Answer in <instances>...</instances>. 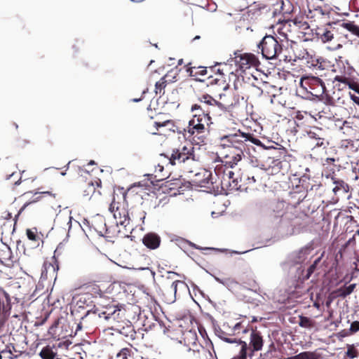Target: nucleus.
Masks as SVG:
<instances>
[{
  "mask_svg": "<svg viewBox=\"0 0 359 359\" xmlns=\"http://www.w3.org/2000/svg\"><path fill=\"white\" fill-rule=\"evenodd\" d=\"M201 104H196L191 107V111H196L197 113L189 121L188 126L184 129V131L189 133L191 135H194V139L197 137L201 142H203V134L206 130L205 125L208 126L212 123L211 117L209 116L210 111L205 110V107L210 106L212 109L218 107V101L209 95H205L201 97Z\"/></svg>",
  "mask_w": 359,
  "mask_h": 359,
  "instance_id": "obj_1",
  "label": "nucleus"
},
{
  "mask_svg": "<svg viewBox=\"0 0 359 359\" xmlns=\"http://www.w3.org/2000/svg\"><path fill=\"white\" fill-rule=\"evenodd\" d=\"M222 145L229 147H232L238 151L234 156H233L231 163L232 168L233 165H237L243 158L245 157V153L249 149L251 144L262 146L259 140L255 138L250 133H245L238 130L233 134H229L221 137Z\"/></svg>",
  "mask_w": 359,
  "mask_h": 359,
  "instance_id": "obj_2",
  "label": "nucleus"
},
{
  "mask_svg": "<svg viewBox=\"0 0 359 359\" xmlns=\"http://www.w3.org/2000/svg\"><path fill=\"white\" fill-rule=\"evenodd\" d=\"M271 227L276 229L282 236H288L294 233L291 217L285 210V204L278 203L269 216Z\"/></svg>",
  "mask_w": 359,
  "mask_h": 359,
  "instance_id": "obj_3",
  "label": "nucleus"
},
{
  "mask_svg": "<svg viewBox=\"0 0 359 359\" xmlns=\"http://www.w3.org/2000/svg\"><path fill=\"white\" fill-rule=\"evenodd\" d=\"M257 48L266 60L278 58L283 52L282 45L271 35L265 36L257 44Z\"/></svg>",
  "mask_w": 359,
  "mask_h": 359,
  "instance_id": "obj_4",
  "label": "nucleus"
},
{
  "mask_svg": "<svg viewBox=\"0 0 359 359\" xmlns=\"http://www.w3.org/2000/svg\"><path fill=\"white\" fill-rule=\"evenodd\" d=\"M311 250L309 248H302L292 254L290 273L294 278H301L304 271L305 265L309 262Z\"/></svg>",
  "mask_w": 359,
  "mask_h": 359,
  "instance_id": "obj_5",
  "label": "nucleus"
},
{
  "mask_svg": "<svg viewBox=\"0 0 359 359\" xmlns=\"http://www.w3.org/2000/svg\"><path fill=\"white\" fill-rule=\"evenodd\" d=\"M170 161L172 165L186 162L196 163L199 161V156L195 153L192 144H189L181 149L174 150Z\"/></svg>",
  "mask_w": 359,
  "mask_h": 359,
  "instance_id": "obj_6",
  "label": "nucleus"
},
{
  "mask_svg": "<svg viewBox=\"0 0 359 359\" xmlns=\"http://www.w3.org/2000/svg\"><path fill=\"white\" fill-rule=\"evenodd\" d=\"M300 85L312 95L322 97L326 90L325 83L318 77L307 76L301 79Z\"/></svg>",
  "mask_w": 359,
  "mask_h": 359,
  "instance_id": "obj_7",
  "label": "nucleus"
},
{
  "mask_svg": "<svg viewBox=\"0 0 359 359\" xmlns=\"http://www.w3.org/2000/svg\"><path fill=\"white\" fill-rule=\"evenodd\" d=\"M109 210L113 214L117 226H123L126 229L128 227V231L133 229V226H130V218L128 212L124 208H121L119 203L116 202L115 198L110 204Z\"/></svg>",
  "mask_w": 359,
  "mask_h": 359,
  "instance_id": "obj_8",
  "label": "nucleus"
},
{
  "mask_svg": "<svg viewBox=\"0 0 359 359\" xmlns=\"http://www.w3.org/2000/svg\"><path fill=\"white\" fill-rule=\"evenodd\" d=\"M18 303V299L11 297L2 287H0V313L10 316L12 306Z\"/></svg>",
  "mask_w": 359,
  "mask_h": 359,
  "instance_id": "obj_9",
  "label": "nucleus"
},
{
  "mask_svg": "<svg viewBox=\"0 0 359 359\" xmlns=\"http://www.w3.org/2000/svg\"><path fill=\"white\" fill-rule=\"evenodd\" d=\"M235 62L242 71H245L251 67H256L259 61L257 57L251 53L241 54L235 53Z\"/></svg>",
  "mask_w": 359,
  "mask_h": 359,
  "instance_id": "obj_10",
  "label": "nucleus"
},
{
  "mask_svg": "<svg viewBox=\"0 0 359 359\" xmlns=\"http://www.w3.org/2000/svg\"><path fill=\"white\" fill-rule=\"evenodd\" d=\"M221 101H218V108L224 111H230L238 102V99L231 95H220Z\"/></svg>",
  "mask_w": 359,
  "mask_h": 359,
  "instance_id": "obj_11",
  "label": "nucleus"
},
{
  "mask_svg": "<svg viewBox=\"0 0 359 359\" xmlns=\"http://www.w3.org/2000/svg\"><path fill=\"white\" fill-rule=\"evenodd\" d=\"M62 220L67 222V226L68 227V233L72 227H81V224L76 220H74L71 216V211L65 208L64 211L60 215H57L55 221L60 222Z\"/></svg>",
  "mask_w": 359,
  "mask_h": 359,
  "instance_id": "obj_12",
  "label": "nucleus"
},
{
  "mask_svg": "<svg viewBox=\"0 0 359 359\" xmlns=\"http://www.w3.org/2000/svg\"><path fill=\"white\" fill-rule=\"evenodd\" d=\"M142 243L147 248L151 250H155L160 245L161 238L156 233H147L142 238Z\"/></svg>",
  "mask_w": 359,
  "mask_h": 359,
  "instance_id": "obj_13",
  "label": "nucleus"
},
{
  "mask_svg": "<svg viewBox=\"0 0 359 359\" xmlns=\"http://www.w3.org/2000/svg\"><path fill=\"white\" fill-rule=\"evenodd\" d=\"M250 345L253 347V351H257L262 349L263 340L259 332L252 331L250 334Z\"/></svg>",
  "mask_w": 359,
  "mask_h": 359,
  "instance_id": "obj_14",
  "label": "nucleus"
},
{
  "mask_svg": "<svg viewBox=\"0 0 359 359\" xmlns=\"http://www.w3.org/2000/svg\"><path fill=\"white\" fill-rule=\"evenodd\" d=\"M202 175L203 177H204L201 180L196 181V182L198 184V185L201 187H208L209 184H213L212 177V173H211L210 171L207 170H202L201 172L197 173L196 175V176H198V175Z\"/></svg>",
  "mask_w": 359,
  "mask_h": 359,
  "instance_id": "obj_15",
  "label": "nucleus"
},
{
  "mask_svg": "<svg viewBox=\"0 0 359 359\" xmlns=\"http://www.w3.org/2000/svg\"><path fill=\"white\" fill-rule=\"evenodd\" d=\"M136 350L133 347L123 348L120 350L114 359H133Z\"/></svg>",
  "mask_w": 359,
  "mask_h": 359,
  "instance_id": "obj_16",
  "label": "nucleus"
},
{
  "mask_svg": "<svg viewBox=\"0 0 359 359\" xmlns=\"http://www.w3.org/2000/svg\"><path fill=\"white\" fill-rule=\"evenodd\" d=\"M187 72L189 73L190 76L195 77L196 80L203 81L199 76H203L207 74V69L203 67H190L188 68Z\"/></svg>",
  "mask_w": 359,
  "mask_h": 359,
  "instance_id": "obj_17",
  "label": "nucleus"
},
{
  "mask_svg": "<svg viewBox=\"0 0 359 359\" xmlns=\"http://www.w3.org/2000/svg\"><path fill=\"white\" fill-rule=\"evenodd\" d=\"M307 135L311 140L316 141L318 139L322 140L325 136V133L322 128L314 127L308 131Z\"/></svg>",
  "mask_w": 359,
  "mask_h": 359,
  "instance_id": "obj_18",
  "label": "nucleus"
},
{
  "mask_svg": "<svg viewBox=\"0 0 359 359\" xmlns=\"http://www.w3.org/2000/svg\"><path fill=\"white\" fill-rule=\"evenodd\" d=\"M121 308V306L118 305H113L108 307H106L104 311L100 312L98 313V316L100 318H104L106 321L108 320V317H111L116 311L118 310V309Z\"/></svg>",
  "mask_w": 359,
  "mask_h": 359,
  "instance_id": "obj_19",
  "label": "nucleus"
},
{
  "mask_svg": "<svg viewBox=\"0 0 359 359\" xmlns=\"http://www.w3.org/2000/svg\"><path fill=\"white\" fill-rule=\"evenodd\" d=\"M334 187L333 188V192L337 194H344L348 192L349 187L344 181H334Z\"/></svg>",
  "mask_w": 359,
  "mask_h": 359,
  "instance_id": "obj_20",
  "label": "nucleus"
},
{
  "mask_svg": "<svg viewBox=\"0 0 359 359\" xmlns=\"http://www.w3.org/2000/svg\"><path fill=\"white\" fill-rule=\"evenodd\" d=\"M320 258L316 259L314 262L307 269V270L302 273V275L301 276V278H294L295 279L299 280L301 281H304L306 280H308L311 275L314 272L316 265L319 262Z\"/></svg>",
  "mask_w": 359,
  "mask_h": 359,
  "instance_id": "obj_21",
  "label": "nucleus"
},
{
  "mask_svg": "<svg viewBox=\"0 0 359 359\" xmlns=\"http://www.w3.org/2000/svg\"><path fill=\"white\" fill-rule=\"evenodd\" d=\"M17 351L15 348V346L10 344L8 345H6V348L1 351L2 355H4V358H8V359H13L16 358L18 355L15 354Z\"/></svg>",
  "mask_w": 359,
  "mask_h": 359,
  "instance_id": "obj_22",
  "label": "nucleus"
},
{
  "mask_svg": "<svg viewBox=\"0 0 359 359\" xmlns=\"http://www.w3.org/2000/svg\"><path fill=\"white\" fill-rule=\"evenodd\" d=\"M355 286H356V284L353 283V284L349 285L348 286H344V287H340L336 292L337 295L338 297L344 298L353 292V291L355 288Z\"/></svg>",
  "mask_w": 359,
  "mask_h": 359,
  "instance_id": "obj_23",
  "label": "nucleus"
},
{
  "mask_svg": "<svg viewBox=\"0 0 359 359\" xmlns=\"http://www.w3.org/2000/svg\"><path fill=\"white\" fill-rule=\"evenodd\" d=\"M12 252L11 248L5 245L2 249L0 250V262L1 263H5L7 261L11 260Z\"/></svg>",
  "mask_w": 359,
  "mask_h": 359,
  "instance_id": "obj_24",
  "label": "nucleus"
},
{
  "mask_svg": "<svg viewBox=\"0 0 359 359\" xmlns=\"http://www.w3.org/2000/svg\"><path fill=\"white\" fill-rule=\"evenodd\" d=\"M248 163L254 168H259L261 170H267V169H268L265 166V165L263 163H262L261 161L258 158H257L255 156H252L249 154L248 156Z\"/></svg>",
  "mask_w": 359,
  "mask_h": 359,
  "instance_id": "obj_25",
  "label": "nucleus"
},
{
  "mask_svg": "<svg viewBox=\"0 0 359 359\" xmlns=\"http://www.w3.org/2000/svg\"><path fill=\"white\" fill-rule=\"evenodd\" d=\"M240 350L238 355L233 357L232 359H246L247 358V351L248 349V344L246 342L240 341H239Z\"/></svg>",
  "mask_w": 359,
  "mask_h": 359,
  "instance_id": "obj_26",
  "label": "nucleus"
},
{
  "mask_svg": "<svg viewBox=\"0 0 359 359\" xmlns=\"http://www.w3.org/2000/svg\"><path fill=\"white\" fill-rule=\"evenodd\" d=\"M123 317V312L119 308L118 311L111 317H108V322L109 324L114 325L116 323H119Z\"/></svg>",
  "mask_w": 359,
  "mask_h": 359,
  "instance_id": "obj_27",
  "label": "nucleus"
},
{
  "mask_svg": "<svg viewBox=\"0 0 359 359\" xmlns=\"http://www.w3.org/2000/svg\"><path fill=\"white\" fill-rule=\"evenodd\" d=\"M56 353L49 346L44 347L40 352L42 359H54Z\"/></svg>",
  "mask_w": 359,
  "mask_h": 359,
  "instance_id": "obj_28",
  "label": "nucleus"
},
{
  "mask_svg": "<svg viewBox=\"0 0 359 359\" xmlns=\"http://www.w3.org/2000/svg\"><path fill=\"white\" fill-rule=\"evenodd\" d=\"M314 321L308 317L300 316L299 325L304 328L311 329L314 327Z\"/></svg>",
  "mask_w": 359,
  "mask_h": 359,
  "instance_id": "obj_29",
  "label": "nucleus"
},
{
  "mask_svg": "<svg viewBox=\"0 0 359 359\" xmlns=\"http://www.w3.org/2000/svg\"><path fill=\"white\" fill-rule=\"evenodd\" d=\"M341 27L348 30L353 34L359 36V26L355 25L353 22H343L341 25Z\"/></svg>",
  "mask_w": 359,
  "mask_h": 359,
  "instance_id": "obj_30",
  "label": "nucleus"
},
{
  "mask_svg": "<svg viewBox=\"0 0 359 359\" xmlns=\"http://www.w3.org/2000/svg\"><path fill=\"white\" fill-rule=\"evenodd\" d=\"M320 35V39L323 43H327L331 41L334 38V33L331 30H327V29H325L323 31V33L318 34Z\"/></svg>",
  "mask_w": 359,
  "mask_h": 359,
  "instance_id": "obj_31",
  "label": "nucleus"
},
{
  "mask_svg": "<svg viewBox=\"0 0 359 359\" xmlns=\"http://www.w3.org/2000/svg\"><path fill=\"white\" fill-rule=\"evenodd\" d=\"M238 176H236V174L231 170H226L224 173L223 180L222 181V185L224 188L227 187V182L231 181L233 178H237Z\"/></svg>",
  "mask_w": 359,
  "mask_h": 359,
  "instance_id": "obj_32",
  "label": "nucleus"
},
{
  "mask_svg": "<svg viewBox=\"0 0 359 359\" xmlns=\"http://www.w3.org/2000/svg\"><path fill=\"white\" fill-rule=\"evenodd\" d=\"M241 179L239 177L233 178L231 181L227 182V187H226L230 191H238L240 190L241 186L240 184Z\"/></svg>",
  "mask_w": 359,
  "mask_h": 359,
  "instance_id": "obj_33",
  "label": "nucleus"
},
{
  "mask_svg": "<svg viewBox=\"0 0 359 359\" xmlns=\"http://www.w3.org/2000/svg\"><path fill=\"white\" fill-rule=\"evenodd\" d=\"M27 236L29 241H34L36 243V244L34 245L35 246L39 245V237L37 235L36 229H27Z\"/></svg>",
  "mask_w": 359,
  "mask_h": 359,
  "instance_id": "obj_34",
  "label": "nucleus"
},
{
  "mask_svg": "<svg viewBox=\"0 0 359 359\" xmlns=\"http://www.w3.org/2000/svg\"><path fill=\"white\" fill-rule=\"evenodd\" d=\"M210 275L214 277L215 280L217 282L222 284L223 285L226 286L228 288L236 283L231 278L221 279L217 276H213L212 274Z\"/></svg>",
  "mask_w": 359,
  "mask_h": 359,
  "instance_id": "obj_35",
  "label": "nucleus"
},
{
  "mask_svg": "<svg viewBox=\"0 0 359 359\" xmlns=\"http://www.w3.org/2000/svg\"><path fill=\"white\" fill-rule=\"evenodd\" d=\"M296 359H316V355L312 352H302L295 356Z\"/></svg>",
  "mask_w": 359,
  "mask_h": 359,
  "instance_id": "obj_36",
  "label": "nucleus"
},
{
  "mask_svg": "<svg viewBox=\"0 0 359 359\" xmlns=\"http://www.w3.org/2000/svg\"><path fill=\"white\" fill-rule=\"evenodd\" d=\"M9 316L0 313V337L5 331V324Z\"/></svg>",
  "mask_w": 359,
  "mask_h": 359,
  "instance_id": "obj_37",
  "label": "nucleus"
},
{
  "mask_svg": "<svg viewBox=\"0 0 359 359\" xmlns=\"http://www.w3.org/2000/svg\"><path fill=\"white\" fill-rule=\"evenodd\" d=\"M349 89L354 90L359 94V82L355 79H351L347 84Z\"/></svg>",
  "mask_w": 359,
  "mask_h": 359,
  "instance_id": "obj_38",
  "label": "nucleus"
},
{
  "mask_svg": "<svg viewBox=\"0 0 359 359\" xmlns=\"http://www.w3.org/2000/svg\"><path fill=\"white\" fill-rule=\"evenodd\" d=\"M40 200V197L39 196H37L36 198H35L34 199H33L32 201H29V202H27L25 203L22 207L20 209L19 212H18V215H19L20 214H21L25 210V208L30 204L33 203H36L37 201H39Z\"/></svg>",
  "mask_w": 359,
  "mask_h": 359,
  "instance_id": "obj_39",
  "label": "nucleus"
},
{
  "mask_svg": "<svg viewBox=\"0 0 359 359\" xmlns=\"http://www.w3.org/2000/svg\"><path fill=\"white\" fill-rule=\"evenodd\" d=\"M351 79L349 78H346L345 76H335L334 78V81H338L341 83H343L346 86H347L348 81H350Z\"/></svg>",
  "mask_w": 359,
  "mask_h": 359,
  "instance_id": "obj_40",
  "label": "nucleus"
},
{
  "mask_svg": "<svg viewBox=\"0 0 359 359\" xmlns=\"http://www.w3.org/2000/svg\"><path fill=\"white\" fill-rule=\"evenodd\" d=\"M165 85L164 82L158 81L155 84V91L156 93H161V90L164 88Z\"/></svg>",
  "mask_w": 359,
  "mask_h": 359,
  "instance_id": "obj_41",
  "label": "nucleus"
},
{
  "mask_svg": "<svg viewBox=\"0 0 359 359\" xmlns=\"http://www.w3.org/2000/svg\"><path fill=\"white\" fill-rule=\"evenodd\" d=\"M350 331L353 333L359 331V321H354L351 324Z\"/></svg>",
  "mask_w": 359,
  "mask_h": 359,
  "instance_id": "obj_42",
  "label": "nucleus"
},
{
  "mask_svg": "<svg viewBox=\"0 0 359 359\" xmlns=\"http://www.w3.org/2000/svg\"><path fill=\"white\" fill-rule=\"evenodd\" d=\"M315 142V144L316 147H323L325 148L326 145L327 144V142H325V137H323L322 140L318 139Z\"/></svg>",
  "mask_w": 359,
  "mask_h": 359,
  "instance_id": "obj_43",
  "label": "nucleus"
},
{
  "mask_svg": "<svg viewBox=\"0 0 359 359\" xmlns=\"http://www.w3.org/2000/svg\"><path fill=\"white\" fill-rule=\"evenodd\" d=\"M346 354L350 358H354L357 357L356 351L353 348H348Z\"/></svg>",
  "mask_w": 359,
  "mask_h": 359,
  "instance_id": "obj_44",
  "label": "nucleus"
},
{
  "mask_svg": "<svg viewBox=\"0 0 359 359\" xmlns=\"http://www.w3.org/2000/svg\"><path fill=\"white\" fill-rule=\"evenodd\" d=\"M202 355L206 358V359H215L211 352L208 350H203L202 352Z\"/></svg>",
  "mask_w": 359,
  "mask_h": 359,
  "instance_id": "obj_45",
  "label": "nucleus"
},
{
  "mask_svg": "<svg viewBox=\"0 0 359 359\" xmlns=\"http://www.w3.org/2000/svg\"><path fill=\"white\" fill-rule=\"evenodd\" d=\"M222 339L227 343H230V344L237 343L238 344H239V341H241V340H237L236 338L231 339V338H228V337H223Z\"/></svg>",
  "mask_w": 359,
  "mask_h": 359,
  "instance_id": "obj_46",
  "label": "nucleus"
},
{
  "mask_svg": "<svg viewBox=\"0 0 359 359\" xmlns=\"http://www.w3.org/2000/svg\"><path fill=\"white\" fill-rule=\"evenodd\" d=\"M349 95H350V97L351 99V100L355 103L356 104H358L359 106V97L358 96H356L355 95L351 93H349Z\"/></svg>",
  "mask_w": 359,
  "mask_h": 359,
  "instance_id": "obj_47",
  "label": "nucleus"
},
{
  "mask_svg": "<svg viewBox=\"0 0 359 359\" xmlns=\"http://www.w3.org/2000/svg\"><path fill=\"white\" fill-rule=\"evenodd\" d=\"M179 283H180L179 280H175L171 285V289L174 291L175 294L177 292V285H178Z\"/></svg>",
  "mask_w": 359,
  "mask_h": 359,
  "instance_id": "obj_48",
  "label": "nucleus"
},
{
  "mask_svg": "<svg viewBox=\"0 0 359 359\" xmlns=\"http://www.w3.org/2000/svg\"><path fill=\"white\" fill-rule=\"evenodd\" d=\"M179 241H180V243H182V244H186V243H187V244H189V245H191V246H192V247H194V248H196V249H198V247H197L194 243H192L189 242V241H185V240H184V239H182V238H181V239H180Z\"/></svg>",
  "mask_w": 359,
  "mask_h": 359,
  "instance_id": "obj_49",
  "label": "nucleus"
},
{
  "mask_svg": "<svg viewBox=\"0 0 359 359\" xmlns=\"http://www.w3.org/2000/svg\"><path fill=\"white\" fill-rule=\"evenodd\" d=\"M34 194L53 195L50 191L35 192Z\"/></svg>",
  "mask_w": 359,
  "mask_h": 359,
  "instance_id": "obj_50",
  "label": "nucleus"
},
{
  "mask_svg": "<svg viewBox=\"0 0 359 359\" xmlns=\"http://www.w3.org/2000/svg\"><path fill=\"white\" fill-rule=\"evenodd\" d=\"M272 163H273V166H278L280 163L278 160H273Z\"/></svg>",
  "mask_w": 359,
  "mask_h": 359,
  "instance_id": "obj_51",
  "label": "nucleus"
},
{
  "mask_svg": "<svg viewBox=\"0 0 359 359\" xmlns=\"http://www.w3.org/2000/svg\"><path fill=\"white\" fill-rule=\"evenodd\" d=\"M241 324L239 323H236L233 327V330L236 331L239 329Z\"/></svg>",
  "mask_w": 359,
  "mask_h": 359,
  "instance_id": "obj_52",
  "label": "nucleus"
},
{
  "mask_svg": "<svg viewBox=\"0 0 359 359\" xmlns=\"http://www.w3.org/2000/svg\"><path fill=\"white\" fill-rule=\"evenodd\" d=\"M142 100V97H140V98H134V99H133V100H132V101H133V102H140Z\"/></svg>",
  "mask_w": 359,
  "mask_h": 359,
  "instance_id": "obj_53",
  "label": "nucleus"
},
{
  "mask_svg": "<svg viewBox=\"0 0 359 359\" xmlns=\"http://www.w3.org/2000/svg\"><path fill=\"white\" fill-rule=\"evenodd\" d=\"M145 218V213L144 212H142L141 214H140V219L141 220H144V219Z\"/></svg>",
  "mask_w": 359,
  "mask_h": 359,
  "instance_id": "obj_54",
  "label": "nucleus"
},
{
  "mask_svg": "<svg viewBox=\"0 0 359 359\" xmlns=\"http://www.w3.org/2000/svg\"><path fill=\"white\" fill-rule=\"evenodd\" d=\"M81 328H82V325H81V323H79L77 325V327H76V332H78L79 330H81Z\"/></svg>",
  "mask_w": 359,
  "mask_h": 359,
  "instance_id": "obj_55",
  "label": "nucleus"
},
{
  "mask_svg": "<svg viewBox=\"0 0 359 359\" xmlns=\"http://www.w3.org/2000/svg\"><path fill=\"white\" fill-rule=\"evenodd\" d=\"M90 314L95 315V312H91V311H88L86 313V316H85L84 317H83V318H82V319H83L85 317H86L87 316L90 315Z\"/></svg>",
  "mask_w": 359,
  "mask_h": 359,
  "instance_id": "obj_56",
  "label": "nucleus"
},
{
  "mask_svg": "<svg viewBox=\"0 0 359 359\" xmlns=\"http://www.w3.org/2000/svg\"><path fill=\"white\" fill-rule=\"evenodd\" d=\"M182 63H183V60L182 59H180V60H178V65H182Z\"/></svg>",
  "mask_w": 359,
  "mask_h": 359,
  "instance_id": "obj_57",
  "label": "nucleus"
},
{
  "mask_svg": "<svg viewBox=\"0 0 359 359\" xmlns=\"http://www.w3.org/2000/svg\"><path fill=\"white\" fill-rule=\"evenodd\" d=\"M155 123H156V125L157 126H161H161H164V124H161V123H157V122H156Z\"/></svg>",
  "mask_w": 359,
  "mask_h": 359,
  "instance_id": "obj_58",
  "label": "nucleus"
},
{
  "mask_svg": "<svg viewBox=\"0 0 359 359\" xmlns=\"http://www.w3.org/2000/svg\"><path fill=\"white\" fill-rule=\"evenodd\" d=\"M95 164V161H90L89 163H88V165H94Z\"/></svg>",
  "mask_w": 359,
  "mask_h": 359,
  "instance_id": "obj_59",
  "label": "nucleus"
},
{
  "mask_svg": "<svg viewBox=\"0 0 359 359\" xmlns=\"http://www.w3.org/2000/svg\"><path fill=\"white\" fill-rule=\"evenodd\" d=\"M192 286L194 287V290L197 289L198 290H199V289L198 288L197 285H195L194 284H193Z\"/></svg>",
  "mask_w": 359,
  "mask_h": 359,
  "instance_id": "obj_60",
  "label": "nucleus"
},
{
  "mask_svg": "<svg viewBox=\"0 0 359 359\" xmlns=\"http://www.w3.org/2000/svg\"><path fill=\"white\" fill-rule=\"evenodd\" d=\"M314 306L318 309L319 304L318 303H314Z\"/></svg>",
  "mask_w": 359,
  "mask_h": 359,
  "instance_id": "obj_61",
  "label": "nucleus"
},
{
  "mask_svg": "<svg viewBox=\"0 0 359 359\" xmlns=\"http://www.w3.org/2000/svg\"><path fill=\"white\" fill-rule=\"evenodd\" d=\"M20 184V180H18V182H16L15 183V185H19Z\"/></svg>",
  "mask_w": 359,
  "mask_h": 359,
  "instance_id": "obj_62",
  "label": "nucleus"
},
{
  "mask_svg": "<svg viewBox=\"0 0 359 359\" xmlns=\"http://www.w3.org/2000/svg\"><path fill=\"white\" fill-rule=\"evenodd\" d=\"M355 234L359 236V229L355 231Z\"/></svg>",
  "mask_w": 359,
  "mask_h": 359,
  "instance_id": "obj_63",
  "label": "nucleus"
},
{
  "mask_svg": "<svg viewBox=\"0 0 359 359\" xmlns=\"http://www.w3.org/2000/svg\"><path fill=\"white\" fill-rule=\"evenodd\" d=\"M4 358V355H2L1 353H0V359H3Z\"/></svg>",
  "mask_w": 359,
  "mask_h": 359,
  "instance_id": "obj_64",
  "label": "nucleus"
}]
</instances>
